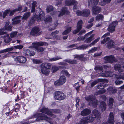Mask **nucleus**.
<instances>
[{"label": "nucleus", "mask_w": 124, "mask_h": 124, "mask_svg": "<svg viewBox=\"0 0 124 124\" xmlns=\"http://www.w3.org/2000/svg\"><path fill=\"white\" fill-rule=\"evenodd\" d=\"M87 122H88L86 117H85L81 119L79 122V123L80 124H83Z\"/></svg>", "instance_id": "obj_49"}, {"label": "nucleus", "mask_w": 124, "mask_h": 124, "mask_svg": "<svg viewBox=\"0 0 124 124\" xmlns=\"http://www.w3.org/2000/svg\"><path fill=\"white\" fill-rule=\"evenodd\" d=\"M113 71H105V73H102L100 74L101 76L104 77H111L112 76Z\"/></svg>", "instance_id": "obj_15"}, {"label": "nucleus", "mask_w": 124, "mask_h": 124, "mask_svg": "<svg viewBox=\"0 0 124 124\" xmlns=\"http://www.w3.org/2000/svg\"><path fill=\"white\" fill-rule=\"evenodd\" d=\"M104 81H106L107 82H108V81L106 79H98L95 80L93 82H92L91 85L89 86V87L91 88L94 86L95 85L98 83L99 82H102Z\"/></svg>", "instance_id": "obj_12"}, {"label": "nucleus", "mask_w": 124, "mask_h": 124, "mask_svg": "<svg viewBox=\"0 0 124 124\" xmlns=\"http://www.w3.org/2000/svg\"><path fill=\"white\" fill-rule=\"evenodd\" d=\"M93 31H92L86 34L85 35V37H84L81 36L78 37L77 39V41H79L81 40H84L85 38L89 36V35H91Z\"/></svg>", "instance_id": "obj_24"}, {"label": "nucleus", "mask_w": 124, "mask_h": 124, "mask_svg": "<svg viewBox=\"0 0 124 124\" xmlns=\"http://www.w3.org/2000/svg\"><path fill=\"white\" fill-rule=\"evenodd\" d=\"M40 66L42 73L46 75H48L49 73V69L51 68L52 64L49 63L45 62L42 63L40 65Z\"/></svg>", "instance_id": "obj_2"}, {"label": "nucleus", "mask_w": 124, "mask_h": 124, "mask_svg": "<svg viewBox=\"0 0 124 124\" xmlns=\"http://www.w3.org/2000/svg\"><path fill=\"white\" fill-rule=\"evenodd\" d=\"M95 70H99L101 71L102 70V67L101 66H97L95 68Z\"/></svg>", "instance_id": "obj_58"}, {"label": "nucleus", "mask_w": 124, "mask_h": 124, "mask_svg": "<svg viewBox=\"0 0 124 124\" xmlns=\"http://www.w3.org/2000/svg\"><path fill=\"white\" fill-rule=\"evenodd\" d=\"M86 117L87 122H91L93 121L95 118V117L94 116L93 114Z\"/></svg>", "instance_id": "obj_30"}, {"label": "nucleus", "mask_w": 124, "mask_h": 124, "mask_svg": "<svg viewBox=\"0 0 124 124\" xmlns=\"http://www.w3.org/2000/svg\"><path fill=\"white\" fill-rule=\"evenodd\" d=\"M35 49L38 51L40 52H42L44 50V49L42 47H36L35 46V47H34Z\"/></svg>", "instance_id": "obj_52"}, {"label": "nucleus", "mask_w": 124, "mask_h": 124, "mask_svg": "<svg viewBox=\"0 0 124 124\" xmlns=\"http://www.w3.org/2000/svg\"><path fill=\"white\" fill-rule=\"evenodd\" d=\"M39 28L36 27H34L32 29L30 34L32 35H34L36 34L37 36H39L42 33L41 32H39Z\"/></svg>", "instance_id": "obj_10"}, {"label": "nucleus", "mask_w": 124, "mask_h": 124, "mask_svg": "<svg viewBox=\"0 0 124 124\" xmlns=\"http://www.w3.org/2000/svg\"><path fill=\"white\" fill-rule=\"evenodd\" d=\"M14 60L17 63H24L26 61V58L23 56H17L15 58Z\"/></svg>", "instance_id": "obj_11"}, {"label": "nucleus", "mask_w": 124, "mask_h": 124, "mask_svg": "<svg viewBox=\"0 0 124 124\" xmlns=\"http://www.w3.org/2000/svg\"><path fill=\"white\" fill-rule=\"evenodd\" d=\"M115 82L116 85H118L122 84L123 82L122 81L117 80L115 81Z\"/></svg>", "instance_id": "obj_64"}, {"label": "nucleus", "mask_w": 124, "mask_h": 124, "mask_svg": "<svg viewBox=\"0 0 124 124\" xmlns=\"http://www.w3.org/2000/svg\"><path fill=\"white\" fill-rule=\"evenodd\" d=\"M106 92V90L105 89L99 90L98 92L95 93V95H97L99 94H103L105 93Z\"/></svg>", "instance_id": "obj_50"}, {"label": "nucleus", "mask_w": 124, "mask_h": 124, "mask_svg": "<svg viewBox=\"0 0 124 124\" xmlns=\"http://www.w3.org/2000/svg\"><path fill=\"white\" fill-rule=\"evenodd\" d=\"M54 8L51 5H49L47 6L46 9V12L47 13L53 11L54 10Z\"/></svg>", "instance_id": "obj_40"}, {"label": "nucleus", "mask_w": 124, "mask_h": 124, "mask_svg": "<svg viewBox=\"0 0 124 124\" xmlns=\"http://www.w3.org/2000/svg\"><path fill=\"white\" fill-rule=\"evenodd\" d=\"M75 3L78 4V2L75 0H68L66 1L65 4L66 5L70 6Z\"/></svg>", "instance_id": "obj_19"}, {"label": "nucleus", "mask_w": 124, "mask_h": 124, "mask_svg": "<svg viewBox=\"0 0 124 124\" xmlns=\"http://www.w3.org/2000/svg\"><path fill=\"white\" fill-rule=\"evenodd\" d=\"M99 0H88V3L89 5L92 6L97 4Z\"/></svg>", "instance_id": "obj_27"}, {"label": "nucleus", "mask_w": 124, "mask_h": 124, "mask_svg": "<svg viewBox=\"0 0 124 124\" xmlns=\"http://www.w3.org/2000/svg\"><path fill=\"white\" fill-rule=\"evenodd\" d=\"M100 107L101 108L102 111H105L106 109V104L105 102L103 101H101Z\"/></svg>", "instance_id": "obj_31"}, {"label": "nucleus", "mask_w": 124, "mask_h": 124, "mask_svg": "<svg viewBox=\"0 0 124 124\" xmlns=\"http://www.w3.org/2000/svg\"><path fill=\"white\" fill-rule=\"evenodd\" d=\"M61 73L63 75H65L66 76H69L70 75L68 71L65 70H62Z\"/></svg>", "instance_id": "obj_45"}, {"label": "nucleus", "mask_w": 124, "mask_h": 124, "mask_svg": "<svg viewBox=\"0 0 124 124\" xmlns=\"http://www.w3.org/2000/svg\"><path fill=\"white\" fill-rule=\"evenodd\" d=\"M85 100L87 101L91 102L95 99L96 98L94 96L90 95L88 96L85 97Z\"/></svg>", "instance_id": "obj_25"}, {"label": "nucleus", "mask_w": 124, "mask_h": 124, "mask_svg": "<svg viewBox=\"0 0 124 124\" xmlns=\"http://www.w3.org/2000/svg\"><path fill=\"white\" fill-rule=\"evenodd\" d=\"M54 97L55 99L61 101L64 100L66 98V96L62 92L59 91L55 93Z\"/></svg>", "instance_id": "obj_4"}, {"label": "nucleus", "mask_w": 124, "mask_h": 124, "mask_svg": "<svg viewBox=\"0 0 124 124\" xmlns=\"http://www.w3.org/2000/svg\"><path fill=\"white\" fill-rule=\"evenodd\" d=\"M94 34H93L91 35L90 36L86 39L85 41V42L87 43L90 42L91 41L93 40L94 38Z\"/></svg>", "instance_id": "obj_26"}, {"label": "nucleus", "mask_w": 124, "mask_h": 124, "mask_svg": "<svg viewBox=\"0 0 124 124\" xmlns=\"http://www.w3.org/2000/svg\"><path fill=\"white\" fill-rule=\"evenodd\" d=\"M103 18V16L101 14L98 15L96 17V20L98 21L100 19H102Z\"/></svg>", "instance_id": "obj_53"}, {"label": "nucleus", "mask_w": 124, "mask_h": 124, "mask_svg": "<svg viewBox=\"0 0 124 124\" xmlns=\"http://www.w3.org/2000/svg\"><path fill=\"white\" fill-rule=\"evenodd\" d=\"M32 45L34 47L36 46V47H38L39 46H43V45L47 46V43L45 42H43L40 41V42H35L32 43Z\"/></svg>", "instance_id": "obj_14"}, {"label": "nucleus", "mask_w": 124, "mask_h": 124, "mask_svg": "<svg viewBox=\"0 0 124 124\" xmlns=\"http://www.w3.org/2000/svg\"><path fill=\"white\" fill-rule=\"evenodd\" d=\"M66 27V29L62 33L63 35H66L68 34L71 30V27L67 26Z\"/></svg>", "instance_id": "obj_29"}, {"label": "nucleus", "mask_w": 124, "mask_h": 124, "mask_svg": "<svg viewBox=\"0 0 124 124\" xmlns=\"http://www.w3.org/2000/svg\"><path fill=\"white\" fill-rule=\"evenodd\" d=\"M107 90L108 92L111 94H112L116 93V89L112 87H108Z\"/></svg>", "instance_id": "obj_32"}, {"label": "nucleus", "mask_w": 124, "mask_h": 124, "mask_svg": "<svg viewBox=\"0 0 124 124\" xmlns=\"http://www.w3.org/2000/svg\"><path fill=\"white\" fill-rule=\"evenodd\" d=\"M114 99L112 98H109V105L110 108H111L113 105Z\"/></svg>", "instance_id": "obj_44"}, {"label": "nucleus", "mask_w": 124, "mask_h": 124, "mask_svg": "<svg viewBox=\"0 0 124 124\" xmlns=\"http://www.w3.org/2000/svg\"><path fill=\"white\" fill-rule=\"evenodd\" d=\"M83 23V21L82 20L78 21L76 26L77 28L73 31V34H76L79 32L82 28Z\"/></svg>", "instance_id": "obj_8"}, {"label": "nucleus", "mask_w": 124, "mask_h": 124, "mask_svg": "<svg viewBox=\"0 0 124 124\" xmlns=\"http://www.w3.org/2000/svg\"><path fill=\"white\" fill-rule=\"evenodd\" d=\"M99 39L100 38H99L95 39L94 41H93L92 43L90 44L89 46H91L92 45H94L95 43L99 41Z\"/></svg>", "instance_id": "obj_56"}, {"label": "nucleus", "mask_w": 124, "mask_h": 124, "mask_svg": "<svg viewBox=\"0 0 124 124\" xmlns=\"http://www.w3.org/2000/svg\"><path fill=\"white\" fill-rule=\"evenodd\" d=\"M4 28L8 31H11L12 30V26L10 25L8 26H4Z\"/></svg>", "instance_id": "obj_48"}, {"label": "nucleus", "mask_w": 124, "mask_h": 124, "mask_svg": "<svg viewBox=\"0 0 124 124\" xmlns=\"http://www.w3.org/2000/svg\"><path fill=\"white\" fill-rule=\"evenodd\" d=\"M101 10L100 7L95 6L93 7L92 8V11L93 14L96 15L99 13Z\"/></svg>", "instance_id": "obj_13"}, {"label": "nucleus", "mask_w": 124, "mask_h": 124, "mask_svg": "<svg viewBox=\"0 0 124 124\" xmlns=\"http://www.w3.org/2000/svg\"><path fill=\"white\" fill-rule=\"evenodd\" d=\"M22 6L21 5H19L18 6L17 8L15 9V10L16 12L17 11H20L22 10Z\"/></svg>", "instance_id": "obj_60"}, {"label": "nucleus", "mask_w": 124, "mask_h": 124, "mask_svg": "<svg viewBox=\"0 0 124 124\" xmlns=\"http://www.w3.org/2000/svg\"><path fill=\"white\" fill-rule=\"evenodd\" d=\"M76 14L78 16H83V10L81 11L78 10L76 12Z\"/></svg>", "instance_id": "obj_63"}, {"label": "nucleus", "mask_w": 124, "mask_h": 124, "mask_svg": "<svg viewBox=\"0 0 124 124\" xmlns=\"http://www.w3.org/2000/svg\"><path fill=\"white\" fill-rule=\"evenodd\" d=\"M32 61L34 63L36 64H39L43 62L42 60L37 59H33Z\"/></svg>", "instance_id": "obj_51"}, {"label": "nucleus", "mask_w": 124, "mask_h": 124, "mask_svg": "<svg viewBox=\"0 0 124 124\" xmlns=\"http://www.w3.org/2000/svg\"><path fill=\"white\" fill-rule=\"evenodd\" d=\"M102 82L99 84L97 85V87L98 89H102L106 86V85Z\"/></svg>", "instance_id": "obj_35"}, {"label": "nucleus", "mask_w": 124, "mask_h": 124, "mask_svg": "<svg viewBox=\"0 0 124 124\" xmlns=\"http://www.w3.org/2000/svg\"><path fill=\"white\" fill-rule=\"evenodd\" d=\"M37 118L35 120L36 121H39L41 120H45L49 122L50 124H53V122L51 120L45 115L42 113H38L34 114L30 119Z\"/></svg>", "instance_id": "obj_1"}, {"label": "nucleus", "mask_w": 124, "mask_h": 124, "mask_svg": "<svg viewBox=\"0 0 124 124\" xmlns=\"http://www.w3.org/2000/svg\"><path fill=\"white\" fill-rule=\"evenodd\" d=\"M56 111L55 110L53 109L49 110L48 108H43L40 110V112L44 113L51 116H53V113L55 112Z\"/></svg>", "instance_id": "obj_5"}, {"label": "nucleus", "mask_w": 124, "mask_h": 124, "mask_svg": "<svg viewBox=\"0 0 124 124\" xmlns=\"http://www.w3.org/2000/svg\"><path fill=\"white\" fill-rule=\"evenodd\" d=\"M37 2L36 1H33L32 4L31 12H33L35 11V7H36Z\"/></svg>", "instance_id": "obj_38"}, {"label": "nucleus", "mask_w": 124, "mask_h": 124, "mask_svg": "<svg viewBox=\"0 0 124 124\" xmlns=\"http://www.w3.org/2000/svg\"><path fill=\"white\" fill-rule=\"evenodd\" d=\"M97 47H94L92 48L91 50L88 51V53L90 54L94 52L97 49Z\"/></svg>", "instance_id": "obj_57"}, {"label": "nucleus", "mask_w": 124, "mask_h": 124, "mask_svg": "<svg viewBox=\"0 0 124 124\" xmlns=\"http://www.w3.org/2000/svg\"><path fill=\"white\" fill-rule=\"evenodd\" d=\"M14 49L13 47H11L9 48H8L4 50L0 51V53L1 54L4 53L11 51H12Z\"/></svg>", "instance_id": "obj_33"}, {"label": "nucleus", "mask_w": 124, "mask_h": 124, "mask_svg": "<svg viewBox=\"0 0 124 124\" xmlns=\"http://www.w3.org/2000/svg\"><path fill=\"white\" fill-rule=\"evenodd\" d=\"M74 58H78L83 61H85L87 60V58L84 57L83 54L75 55H74Z\"/></svg>", "instance_id": "obj_16"}, {"label": "nucleus", "mask_w": 124, "mask_h": 124, "mask_svg": "<svg viewBox=\"0 0 124 124\" xmlns=\"http://www.w3.org/2000/svg\"><path fill=\"white\" fill-rule=\"evenodd\" d=\"M4 41L6 43H8L11 40V39L10 38L9 34H7L4 37Z\"/></svg>", "instance_id": "obj_34"}, {"label": "nucleus", "mask_w": 124, "mask_h": 124, "mask_svg": "<svg viewBox=\"0 0 124 124\" xmlns=\"http://www.w3.org/2000/svg\"><path fill=\"white\" fill-rule=\"evenodd\" d=\"M36 17L39 20V19H43L45 17V14L44 12L41 10V11H40L39 14L37 16H36Z\"/></svg>", "instance_id": "obj_22"}, {"label": "nucleus", "mask_w": 124, "mask_h": 124, "mask_svg": "<svg viewBox=\"0 0 124 124\" xmlns=\"http://www.w3.org/2000/svg\"><path fill=\"white\" fill-rule=\"evenodd\" d=\"M117 21H115L113 22L109 25L108 29V30L111 32H113L115 31V27L117 25Z\"/></svg>", "instance_id": "obj_9"}, {"label": "nucleus", "mask_w": 124, "mask_h": 124, "mask_svg": "<svg viewBox=\"0 0 124 124\" xmlns=\"http://www.w3.org/2000/svg\"><path fill=\"white\" fill-rule=\"evenodd\" d=\"M107 122L110 124H114L115 122L114 119L108 117Z\"/></svg>", "instance_id": "obj_47"}, {"label": "nucleus", "mask_w": 124, "mask_h": 124, "mask_svg": "<svg viewBox=\"0 0 124 124\" xmlns=\"http://www.w3.org/2000/svg\"><path fill=\"white\" fill-rule=\"evenodd\" d=\"M89 46L88 45H84L78 47L76 49L84 50L88 47Z\"/></svg>", "instance_id": "obj_39"}, {"label": "nucleus", "mask_w": 124, "mask_h": 124, "mask_svg": "<svg viewBox=\"0 0 124 124\" xmlns=\"http://www.w3.org/2000/svg\"><path fill=\"white\" fill-rule=\"evenodd\" d=\"M30 13L27 12L24 13L23 15V17L22 18V20H25L27 19L30 16Z\"/></svg>", "instance_id": "obj_36"}, {"label": "nucleus", "mask_w": 124, "mask_h": 124, "mask_svg": "<svg viewBox=\"0 0 124 124\" xmlns=\"http://www.w3.org/2000/svg\"><path fill=\"white\" fill-rule=\"evenodd\" d=\"M92 114L93 115L95 118H99L100 117V113L97 110L95 109L93 110L92 112Z\"/></svg>", "instance_id": "obj_23"}, {"label": "nucleus", "mask_w": 124, "mask_h": 124, "mask_svg": "<svg viewBox=\"0 0 124 124\" xmlns=\"http://www.w3.org/2000/svg\"><path fill=\"white\" fill-rule=\"evenodd\" d=\"M75 87L77 90V91H79L80 86L79 85L78 83H77L75 84Z\"/></svg>", "instance_id": "obj_61"}, {"label": "nucleus", "mask_w": 124, "mask_h": 124, "mask_svg": "<svg viewBox=\"0 0 124 124\" xmlns=\"http://www.w3.org/2000/svg\"><path fill=\"white\" fill-rule=\"evenodd\" d=\"M45 21L46 23L51 22L52 21V18L50 16H47L46 17Z\"/></svg>", "instance_id": "obj_54"}, {"label": "nucleus", "mask_w": 124, "mask_h": 124, "mask_svg": "<svg viewBox=\"0 0 124 124\" xmlns=\"http://www.w3.org/2000/svg\"><path fill=\"white\" fill-rule=\"evenodd\" d=\"M91 112L89 109L85 108L81 112L80 114L82 116H86L90 114Z\"/></svg>", "instance_id": "obj_17"}, {"label": "nucleus", "mask_w": 124, "mask_h": 124, "mask_svg": "<svg viewBox=\"0 0 124 124\" xmlns=\"http://www.w3.org/2000/svg\"><path fill=\"white\" fill-rule=\"evenodd\" d=\"M21 16H18L15 17L14 19H13L12 20L13 21L12 22L13 25H15L18 24L20 22L21 20L19 19Z\"/></svg>", "instance_id": "obj_18"}, {"label": "nucleus", "mask_w": 124, "mask_h": 124, "mask_svg": "<svg viewBox=\"0 0 124 124\" xmlns=\"http://www.w3.org/2000/svg\"><path fill=\"white\" fill-rule=\"evenodd\" d=\"M14 48H15L16 49H21L23 47V46L22 45H19L16 46H15L13 47Z\"/></svg>", "instance_id": "obj_62"}, {"label": "nucleus", "mask_w": 124, "mask_h": 124, "mask_svg": "<svg viewBox=\"0 0 124 124\" xmlns=\"http://www.w3.org/2000/svg\"><path fill=\"white\" fill-rule=\"evenodd\" d=\"M51 68H52V72L53 73L55 72L59 69V67L55 66H53L52 65Z\"/></svg>", "instance_id": "obj_46"}, {"label": "nucleus", "mask_w": 124, "mask_h": 124, "mask_svg": "<svg viewBox=\"0 0 124 124\" xmlns=\"http://www.w3.org/2000/svg\"><path fill=\"white\" fill-rule=\"evenodd\" d=\"M6 30H5L4 28L3 29H2L0 30V35H3L6 34V32L5 31Z\"/></svg>", "instance_id": "obj_59"}, {"label": "nucleus", "mask_w": 124, "mask_h": 124, "mask_svg": "<svg viewBox=\"0 0 124 124\" xmlns=\"http://www.w3.org/2000/svg\"><path fill=\"white\" fill-rule=\"evenodd\" d=\"M68 10L66 8H63L62 9L61 11V12H59L60 14L58 15V16L59 17L62 16L65 14H68Z\"/></svg>", "instance_id": "obj_20"}, {"label": "nucleus", "mask_w": 124, "mask_h": 124, "mask_svg": "<svg viewBox=\"0 0 124 124\" xmlns=\"http://www.w3.org/2000/svg\"><path fill=\"white\" fill-rule=\"evenodd\" d=\"M104 59L107 63H112L117 61L113 55L108 56L105 57Z\"/></svg>", "instance_id": "obj_7"}, {"label": "nucleus", "mask_w": 124, "mask_h": 124, "mask_svg": "<svg viewBox=\"0 0 124 124\" xmlns=\"http://www.w3.org/2000/svg\"><path fill=\"white\" fill-rule=\"evenodd\" d=\"M90 12L89 9H86L83 10V16L87 17L90 15Z\"/></svg>", "instance_id": "obj_28"}, {"label": "nucleus", "mask_w": 124, "mask_h": 124, "mask_svg": "<svg viewBox=\"0 0 124 124\" xmlns=\"http://www.w3.org/2000/svg\"><path fill=\"white\" fill-rule=\"evenodd\" d=\"M29 52L30 50L28 49H25L23 52V55L26 56H29L30 55Z\"/></svg>", "instance_id": "obj_43"}, {"label": "nucleus", "mask_w": 124, "mask_h": 124, "mask_svg": "<svg viewBox=\"0 0 124 124\" xmlns=\"http://www.w3.org/2000/svg\"><path fill=\"white\" fill-rule=\"evenodd\" d=\"M114 69L115 70H118L120 72L124 71V70L121 69V66L120 64H115L114 66Z\"/></svg>", "instance_id": "obj_21"}, {"label": "nucleus", "mask_w": 124, "mask_h": 124, "mask_svg": "<svg viewBox=\"0 0 124 124\" xmlns=\"http://www.w3.org/2000/svg\"><path fill=\"white\" fill-rule=\"evenodd\" d=\"M66 79L65 77L64 76H61L59 79L55 81L54 83L55 86L62 85L66 82Z\"/></svg>", "instance_id": "obj_6"}, {"label": "nucleus", "mask_w": 124, "mask_h": 124, "mask_svg": "<svg viewBox=\"0 0 124 124\" xmlns=\"http://www.w3.org/2000/svg\"><path fill=\"white\" fill-rule=\"evenodd\" d=\"M98 101L96 99V98L90 102V104H91L92 106L94 107H96L98 104Z\"/></svg>", "instance_id": "obj_37"}, {"label": "nucleus", "mask_w": 124, "mask_h": 124, "mask_svg": "<svg viewBox=\"0 0 124 124\" xmlns=\"http://www.w3.org/2000/svg\"><path fill=\"white\" fill-rule=\"evenodd\" d=\"M17 33L16 31L12 32L10 34V36L11 38H13L15 37L17 35Z\"/></svg>", "instance_id": "obj_55"}, {"label": "nucleus", "mask_w": 124, "mask_h": 124, "mask_svg": "<svg viewBox=\"0 0 124 124\" xmlns=\"http://www.w3.org/2000/svg\"><path fill=\"white\" fill-rule=\"evenodd\" d=\"M62 58L60 57L56 56L53 58L50 59L49 60L50 61H57L60 59H62Z\"/></svg>", "instance_id": "obj_41"}, {"label": "nucleus", "mask_w": 124, "mask_h": 124, "mask_svg": "<svg viewBox=\"0 0 124 124\" xmlns=\"http://www.w3.org/2000/svg\"><path fill=\"white\" fill-rule=\"evenodd\" d=\"M101 42V44H103L106 43V44H107L106 47L107 48H110L115 47L114 45L113 44L114 43V41L110 39L109 37L103 39Z\"/></svg>", "instance_id": "obj_3"}, {"label": "nucleus", "mask_w": 124, "mask_h": 124, "mask_svg": "<svg viewBox=\"0 0 124 124\" xmlns=\"http://www.w3.org/2000/svg\"><path fill=\"white\" fill-rule=\"evenodd\" d=\"M10 9H7L4 11L3 14V17L4 18L5 16L8 14L10 12Z\"/></svg>", "instance_id": "obj_42"}]
</instances>
